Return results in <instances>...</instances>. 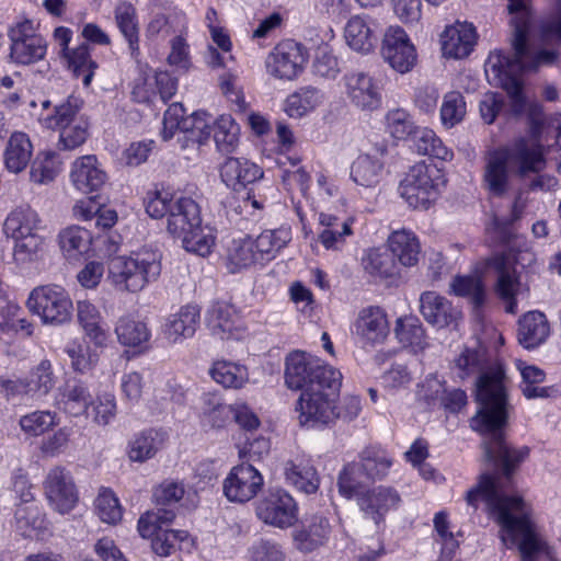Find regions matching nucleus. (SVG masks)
Returning a JSON list of instances; mask_svg holds the SVG:
<instances>
[{
	"label": "nucleus",
	"instance_id": "obj_55",
	"mask_svg": "<svg viewBox=\"0 0 561 561\" xmlns=\"http://www.w3.org/2000/svg\"><path fill=\"white\" fill-rule=\"evenodd\" d=\"M61 250L72 257L76 254L87 253L92 242V236L88 229L79 226H71L64 229L59 236Z\"/></svg>",
	"mask_w": 561,
	"mask_h": 561
},
{
	"label": "nucleus",
	"instance_id": "obj_13",
	"mask_svg": "<svg viewBox=\"0 0 561 561\" xmlns=\"http://www.w3.org/2000/svg\"><path fill=\"white\" fill-rule=\"evenodd\" d=\"M26 307L47 324H62L69 321L73 309L68 291L55 284L35 287L30 293Z\"/></svg>",
	"mask_w": 561,
	"mask_h": 561
},
{
	"label": "nucleus",
	"instance_id": "obj_44",
	"mask_svg": "<svg viewBox=\"0 0 561 561\" xmlns=\"http://www.w3.org/2000/svg\"><path fill=\"white\" fill-rule=\"evenodd\" d=\"M413 146L417 153L428 156L434 159L442 161H451L454 158V151L445 146L434 130L426 127H419L414 133Z\"/></svg>",
	"mask_w": 561,
	"mask_h": 561
},
{
	"label": "nucleus",
	"instance_id": "obj_52",
	"mask_svg": "<svg viewBox=\"0 0 561 561\" xmlns=\"http://www.w3.org/2000/svg\"><path fill=\"white\" fill-rule=\"evenodd\" d=\"M64 57L73 76L82 78V83L85 88L90 87L94 72L98 69V64L92 59L89 46L81 44L66 53Z\"/></svg>",
	"mask_w": 561,
	"mask_h": 561
},
{
	"label": "nucleus",
	"instance_id": "obj_33",
	"mask_svg": "<svg viewBox=\"0 0 561 561\" xmlns=\"http://www.w3.org/2000/svg\"><path fill=\"white\" fill-rule=\"evenodd\" d=\"M420 301L421 312L425 320L439 328L451 324L459 313L449 300L435 291L422 294Z\"/></svg>",
	"mask_w": 561,
	"mask_h": 561
},
{
	"label": "nucleus",
	"instance_id": "obj_64",
	"mask_svg": "<svg viewBox=\"0 0 561 561\" xmlns=\"http://www.w3.org/2000/svg\"><path fill=\"white\" fill-rule=\"evenodd\" d=\"M466 115V102L460 92L451 91L444 96L440 118L444 126L451 128L459 124Z\"/></svg>",
	"mask_w": 561,
	"mask_h": 561
},
{
	"label": "nucleus",
	"instance_id": "obj_22",
	"mask_svg": "<svg viewBox=\"0 0 561 561\" xmlns=\"http://www.w3.org/2000/svg\"><path fill=\"white\" fill-rule=\"evenodd\" d=\"M207 324L213 334L221 340H239L245 331L240 312L226 301H217L211 306L207 314Z\"/></svg>",
	"mask_w": 561,
	"mask_h": 561
},
{
	"label": "nucleus",
	"instance_id": "obj_15",
	"mask_svg": "<svg viewBox=\"0 0 561 561\" xmlns=\"http://www.w3.org/2000/svg\"><path fill=\"white\" fill-rule=\"evenodd\" d=\"M381 55L389 66L400 72H410L417 64V51L408 33L399 25L389 26L381 42Z\"/></svg>",
	"mask_w": 561,
	"mask_h": 561
},
{
	"label": "nucleus",
	"instance_id": "obj_38",
	"mask_svg": "<svg viewBox=\"0 0 561 561\" xmlns=\"http://www.w3.org/2000/svg\"><path fill=\"white\" fill-rule=\"evenodd\" d=\"M168 440L165 431L149 428L141 432L129 444L128 456L130 460L144 462L152 458Z\"/></svg>",
	"mask_w": 561,
	"mask_h": 561
},
{
	"label": "nucleus",
	"instance_id": "obj_54",
	"mask_svg": "<svg viewBox=\"0 0 561 561\" xmlns=\"http://www.w3.org/2000/svg\"><path fill=\"white\" fill-rule=\"evenodd\" d=\"M451 289L456 296L469 299L476 309L485 305L486 289L480 277L456 276L451 282Z\"/></svg>",
	"mask_w": 561,
	"mask_h": 561
},
{
	"label": "nucleus",
	"instance_id": "obj_19",
	"mask_svg": "<svg viewBox=\"0 0 561 561\" xmlns=\"http://www.w3.org/2000/svg\"><path fill=\"white\" fill-rule=\"evenodd\" d=\"M264 479L252 465L233 467L224 481V494L230 502L245 503L262 490Z\"/></svg>",
	"mask_w": 561,
	"mask_h": 561
},
{
	"label": "nucleus",
	"instance_id": "obj_25",
	"mask_svg": "<svg viewBox=\"0 0 561 561\" xmlns=\"http://www.w3.org/2000/svg\"><path fill=\"white\" fill-rule=\"evenodd\" d=\"M69 176L72 185L83 194L100 191L107 180L106 173L100 168L94 154L77 158L71 163Z\"/></svg>",
	"mask_w": 561,
	"mask_h": 561
},
{
	"label": "nucleus",
	"instance_id": "obj_51",
	"mask_svg": "<svg viewBox=\"0 0 561 561\" xmlns=\"http://www.w3.org/2000/svg\"><path fill=\"white\" fill-rule=\"evenodd\" d=\"M118 342L129 347H140L149 341L150 332L145 322L130 316L121 317L115 325Z\"/></svg>",
	"mask_w": 561,
	"mask_h": 561
},
{
	"label": "nucleus",
	"instance_id": "obj_63",
	"mask_svg": "<svg viewBox=\"0 0 561 561\" xmlns=\"http://www.w3.org/2000/svg\"><path fill=\"white\" fill-rule=\"evenodd\" d=\"M386 128L394 139L405 140L413 137L419 127L414 125L411 115L407 111L394 108L386 115Z\"/></svg>",
	"mask_w": 561,
	"mask_h": 561
},
{
	"label": "nucleus",
	"instance_id": "obj_1",
	"mask_svg": "<svg viewBox=\"0 0 561 561\" xmlns=\"http://www.w3.org/2000/svg\"><path fill=\"white\" fill-rule=\"evenodd\" d=\"M461 377L480 374L477 380L478 410L470 419V427L479 433L485 458L496 469L481 474L478 485L467 492L466 501L477 507L486 503L502 527V540L506 546L517 545L524 561H531L543 549V541L535 531L529 510L519 496H507L513 488V474L529 457L530 448L516 447L506 440L511 405L508 403L505 374L502 365L486 366L484 354L465 350L456 360Z\"/></svg>",
	"mask_w": 561,
	"mask_h": 561
},
{
	"label": "nucleus",
	"instance_id": "obj_8",
	"mask_svg": "<svg viewBox=\"0 0 561 561\" xmlns=\"http://www.w3.org/2000/svg\"><path fill=\"white\" fill-rule=\"evenodd\" d=\"M342 378L304 389L296 403L298 421L301 426L317 427L329 425L339 415V399Z\"/></svg>",
	"mask_w": 561,
	"mask_h": 561
},
{
	"label": "nucleus",
	"instance_id": "obj_28",
	"mask_svg": "<svg viewBox=\"0 0 561 561\" xmlns=\"http://www.w3.org/2000/svg\"><path fill=\"white\" fill-rule=\"evenodd\" d=\"M222 182L233 191H240L248 184L263 178L261 167L245 158H227L220 167Z\"/></svg>",
	"mask_w": 561,
	"mask_h": 561
},
{
	"label": "nucleus",
	"instance_id": "obj_2",
	"mask_svg": "<svg viewBox=\"0 0 561 561\" xmlns=\"http://www.w3.org/2000/svg\"><path fill=\"white\" fill-rule=\"evenodd\" d=\"M536 70L524 67H505L503 76L501 73H493L510 99L511 116H519L523 113L527 115L530 137H522L514 141V158L518 162V171L522 174L538 172L546 163L545 151L540 145V139L547 125L543 106L538 102L527 103L524 93V72Z\"/></svg>",
	"mask_w": 561,
	"mask_h": 561
},
{
	"label": "nucleus",
	"instance_id": "obj_29",
	"mask_svg": "<svg viewBox=\"0 0 561 561\" xmlns=\"http://www.w3.org/2000/svg\"><path fill=\"white\" fill-rule=\"evenodd\" d=\"M329 519L323 516H312L293 533L295 547L301 552H312L323 546L330 536Z\"/></svg>",
	"mask_w": 561,
	"mask_h": 561
},
{
	"label": "nucleus",
	"instance_id": "obj_31",
	"mask_svg": "<svg viewBox=\"0 0 561 561\" xmlns=\"http://www.w3.org/2000/svg\"><path fill=\"white\" fill-rule=\"evenodd\" d=\"M550 325L540 311H529L518 321L517 337L525 348H535L549 336Z\"/></svg>",
	"mask_w": 561,
	"mask_h": 561
},
{
	"label": "nucleus",
	"instance_id": "obj_26",
	"mask_svg": "<svg viewBox=\"0 0 561 561\" xmlns=\"http://www.w3.org/2000/svg\"><path fill=\"white\" fill-rule=\"evenodd\" d=\"M476 27L467 22L456 23L445 28L442 34V50L449 58H465L470 55L477 43Z\"/></svg>",
	"mask_w": 561,
	"mask_h": 561
},
{
	"label": "nucleus",
	"instance_id": "obj_6",
	"mask_svg": "<svg viewBox=\"0 0 561 561\" xmlns=\"http://www.w3.org/2000/svg\"><path fill=\"white\" fill-rule=\"evenodd\" d=\"M161 273V256L157 251L140 250L130 255L113 257L108 263V279L115 289L139 293Z\"/></svg>",
	"mask_w": 561,
	"mask_h": 561
},
{
	"label": "nucleus",
	"instance_id": "obj_10",
	"mask_svg": "<svg viewBox=\"0 0 561 561\" xmlns=\"http://www.w3.org/2000/svg\"><path fill=\"white\" fill-rule=\"evenodd\" d=\"M446 184L444 170L424 161L414 164L401 181V196L414 209H428Z\"/></svg>",
	"mask_w": 561,
	"mask_h": 561
},
{
	"label": "nucleus",
	"instance_id": "obj_5",
	"mask_svg": "<svg viewBox=\"0 0 561 561\" xmlns=\"http://www.w3.org/2000/svg\"><path fill=\"white\" fill-rule=\"evenodd\" d=\"M145 208L151 218L167 216V230L175 238H182L202 222L198 204L169 190L149 191L145 197Z\"/></svg>",
	"mask_w": 561,
	"mask_h": 561
},
{
	"label": "nucleus",
	"instance_id": "obj_11",
	"mask_svg": "<svg viewBox=\"0 0 561 561\" xmlns=\"http://www.w3.org/2000/svg\"><path fill=\"white\" fill-rule=\"evenodd\" d=\"M42 224L38 213L30 205L18 206L9 213L3 224V232L14 241V256L18 260H30L42 249Z\"/></svg>",
	"mask_w": 561,
	"mask_h": 561
},
{
	"label": "nucleus",
	"instance_id": "obj_59",
	"mask_svg": "<svg viewBox=\"0 0 561 561\" xmlns=\"http://www.w3.org/2000/svg\"><path fill=\"white\" fill-rule=\"evenodd\" d=\"M365 473L356 461L347 463L341 471L337 480L339 492L346 499H357L363 494Z\"/></svg>",
	"mask_w": 561,
	"mask_h": 561
},
{
	"label": "nucleus",
	"instance_id": "obj_53",
	"mask_svg": "<svg viewBox=\"0 0 561 561\" xmlns=\"http://www.w3.org/2000/svg\"><path fill=\"white\" fill-rule=\"evenodd\" d=\"M59 154L53 150L38 152L34 160L30 178L36 184H46L55 180L60 171Z\"/></svg>",
	"mask_w": 561,
	"mask_h": 561
},
{
	"label": "nucleus",
	"instance_id": "obj_58",
	"mask_svg": "<svg viewBox=\"0 0 561 561\" xmlns=\"http://www.w3.org/2000/svg\"><path fill=\"white\" fill-rule=\"evenodd\" d=\"M31 396H46L55 386V375L50 360L43 359L25 378Z\"/></svg>",
	"mask_w": 561,
	"mask_h": 561
},
{
	"label": "nucleus",
	"instance_id": "obj_35",
	"mask_svg": "<svg viewBox=\"0 0 561 561\" xmlns=\"http://www.w3.org/2000/svg\"><path fill=\"white\" fill-rule=\"evenodd\" d=\"M115 24L127 41L131 56L137 58L139 49V23L136 8L127 1L119 2L114 9Z\"/></svg>",
	"mask_w": 561,
	"mask_h": 561
},
{
	"label": "nucleus",
	"instance_id": "obj_37",
	"mask_svg": "<svg viewBox=\"0 0 561 561\" xmlns=\"http://www.w3.org/2000/svg\"><path fill=\"white\" fill-rule=\"evenodd\" d=\"M209 375L225 389H241L249 381L248 367L227 359L215 360L209 369Z\"/></svg>",
	"mask_w": 561,
	"mask_h": 561
},
{
	"label": "nucleus",
	"instance_id": "obj_18",
	"mask_svg": "<svg viewBox=\"0 0 561 561\" xmlns=\"http://www.w3.org/2000/svg\"><path fill=\"white\" fill-rule=\"evenodd\" d=\"M512 160L518 165L514 158V144L512 148L499 147L490 150L485 156L484 187L496 197L504 196L510 190V162Z\"/></svg>",
	"mask_w": 561,
	"mask_h": 561
},
{
	"label": "nucleus",
	"instance_id": "obj_61",
	"mask_svg": "<svg viewBox=\"0 0 561 561\" xmlns=\"http://www.w3.org/2000/svg\"><path fill=\"white\" fill-rule=\"evenodd\" d=\"M95 512L102 522L115 525L123 516V510L114 492L102 488L95 499Z\"/></svg>",
	"mask_w": 561,
	"mask_h": 561
},
{
	"label": "nucleus",
	"instance_id": "obj_7",
	"mask_svg": "<svg viewBox=\"0 0 561 561\" xmlns=\"http://www.w3.org/2000/svg\"><path fill=\"white\" fill-rule=\"evenodd\" d=\"M81 105L79 99L70 95L39 119L44 128L59 134L57 147L60 150H76L90 137V122L80 114Z\"/></svg>",
	"mask_w": 561,
	"mask_h": 561
},
{
	"label": "nucleus",
	"instance_id": "obj_34",
	"mask_svg": "<svg viewBox=\"0 0 561 561\" xmlns=\"http://www.w3.org/2000/svg\"><path fill=\"white\" fill-rule=\"evenodd\" d=\"M291 230L289 227L267 229L262 231L252 243L260 259V265L274 260L276 255L290 242Z\"/></svg>",
	"mask_w": 561,
	"mask_h": 561
},
{
	"label": "nucleus",
	"instance_id": "obj_24",
	"mask_svg": "<svg viewBox=\"0 0 561 561\" xmlns=\"http://www.w3.org/2000/svg\"><path fill=\"white\" fill-rule=\"evenodd\" d=\"M401 502L397 490L391 486L379 485L367 490L358 497V505L367 518H370L379 527L385 522V516L391 510H396Z\"/></svg>",
	"mask_w": 561,
	"mask_h": 561
},
{
	"label": "nucleus",
	"instance_id": "obj_41",
	"mask_svg": "<svg viewBox=\"0 0 561 561\" xmlns=\"http://www.w3.org/2000/svg\"><path fill=\"white\" fill-rule=\"evenodd\" d=\"M323 99V93L317 88L302 87L287 96L284 110L289 117L300 118L320 106Z\"/></svg>",
	"mask_w": 561,
	"mask_h": 561
},
{
	"label": "nucleus",
	"instance_id": "obj_30",
	"mask_svg": "<svg viewBox=\"0 0 561 561\" xmlns=\"http://www.w3.org/2000/svg\"><path fill=\"white\" fill-rule=\"evenodd\" d=\"M388 248L394 259L404 266L412 267L419 263L421 242L414 231L402 228L390 233Z\"/></svg>",
	"mask_w": 561,
	"mask_h": 561
},
{
	"label": "nucleus",
	"instance_id": "obj_46",
	"mask_svg": "<svg viewBox=\"0 0 561 561\" xmlns=\"http://www.w3.org/2000/svg\"><path fill=\"white\" fill-rule=\"evenodd\" d=\"M255 265H260V259L252 243V238L232 241L226 254V266L229 272L237 273Z\"/></svg>",
	"mask_w": 561,
	"mask_h": 561
},
{
	"label": "nucleus",
	"instance_id": "obj_39",
	"mask_svg": "<svg viewBox=\"0 0 561 561\" xmlns=\"http://www.w3.org/2000/svg\"><path fill=\"white\" fill-rule=\"evenodd\" d=\"M383 174V162L370 153L358 156L351 165L352 180L364 187H376L381 182Z\"/></svg>",
	"mask_w": 561,
	"mask_h": 561
},
{
	"label": "nucleus",
	"instance_id": "obj_9",
	"mask_svg": "<svg viewBox=\"0 0 561 561\" xmlns=\"http://www.w3.org/2000/svg\"><path fill=\"white\" fill-rule=\"evenodd\" d=\"M176 514L173 510L158 508L147 512L138 520V533L151 539L154 553L161 557L172 554L176 549L190 551L194 540L186 530L169 529Z\"/></svg>",
	"mask_w": 561,
	"mask_h": 561
},
{
	"label": "nucleus",
	"instance_id": "obj_27",
	"mask_svg": "<svg viewBox=\"0 0 561 561\" xmlns=\"http://www.w3.org/2000/svg\"><path fill=\"white\" fill-rule=\"evenodd\" d=\"M344 80L346 94L354 105L370 111L380 106V88L370 76L356 72L345 76Z\"/></svg>",
	"mask_w": 561,
	"mask_h": 561
},
{
	"label": "nucleus",
	"instance_id": "obj_62",
	"mask_svg": "<svg viewBox=\"0 0 561 561\" xmlns=\"http://www.w3.org/2000/svg\"><path fill=\"white\" fill-rule=\"evenodd\" d=\"M518 369L523 377L522 391L526 398L534 399L548 396V390L539 386L546 378L542 369L534 365H526L523 362L518 364Z\"/></svg>",
	"mask_w": 561,
	"mask_h": 561
},
{
	"label": "nucleus",
	"instance_id": "obj_14",
	"mask_svg": "<svg viewBox=\"0 0 561 561\" xmlns=\"http://www.w3.org/2000/svg\"><path fill=\"white\" fill-rule=\"evenodd\" d=\"M307 61L308 53L300 43L284 39L268 54L266 68L277 79L294 80L302 73Z\"/></svg>",
	"mask_w": 561,
	"mask_h": 561
},
{
	"label": "nucleus",
	"instance_id": "obj_32",
	"mask_svg": "<svg viewBox=\"0 0 561 561\" xmlns=\"http://www.w3.org/2000/svg\"><path fill=\"white\" fill-rule=\"evenodd\" d=\"M32 156L33 144L28 135L23 131L12 133L3 152L5 169L14 174L21 173L28 165Z\"/></svg>",
	"mask_w": 561,
	"mask_h": 561
},
{
	"label": "nucleus",
	"instance_id": "obj_23",
	"mask_svg": "<svg viewBox=\"0 0 561 561\" xmlns=\"http://www.w3.org/2000/svg\"><path fill=\"white\" fill-rule=\"evenodd\" d=\"M355 219L351 216L340 217L331 213L319 214L318 241L328 251H341L346 238L351 237Z\"/></svg>",
	"mask_w": 561,
	"mask_h": 561
},
{
	"label": "nucleus",
	"instance_id": "obj_36",
	"mask_svg": "<svg viewBox=\"0 0 561 561\" xmlns=\"http://www.w3.org/2000/svg\"><path fill=\"white\" fill-rule=\"evenodd\" d=\"M284 159L278 160L279 167L283 168V185L290 193L299 192L302 196H307L311 185V175L305 167L299 165L301 158L284 154Z\"/></svg>",
	"mask_w": 561,
	"mask_h": 561
},
{
	"label": "nucleus",
	"instance_id": "obj_60",
	"mask_svg": "<svg viewBox=\"0 0 561 561\" xmlns=\"http://www.w3.org/2000/svg\"><path fill=\"white\" fill-rule=\"evenodd\" d=\"M47 53V43L42 38H31L28 42L11 44V58L20 65H31L44 59Z\"/></svg>",
	"mask_w": 561,
	"mask_h": 561
},
{
	"label": "nucleus",
	"instance_id": "obj_40",
	"mask_svg": "<svg viewBox=\"0 0 561 561\" xmlns=\"http://www.w3.org/2000/svg\"><path fill=\"white\" fill-rule=\"evenodd\" d=\"M345 39L348 46L360 53H369L376 45L377 37L371 27L370 20L355 15L345 26Z\"/></svg>",
	"mask_w": 561,
	"mask_h": 561
},
{
	"label": "nucleus",
	"instance_id": "obj_43",
	"mask_svg": "<svg viewBox=\"0 0 561 561\" xmlns=\"http://www.w3.org/2000/svg\"><path fill=\"white\" fill-rule=\"evenodd\" d=\"M285 477L289 484L307 494L314 493L319 488V477L309 461L298 460L286 463Z\"/></svg>",
	"mask_w": 561,
	"mask_h": 561
},
{
	"label": "nucleus",
	"instance_id": "obj_17",
	"mask_svg": "<svg viewBox=\"0 0 561 561\" xmlns=\"http://www.w3.org/2000/svg\"><path fill=\"white\" fill-rule=\"evenodd\" d=\"M43 488L49 505L60 514L70 513L79 502V493L73 478L64 467L51 468Z\"/></svg>",
	"mask_w": 561,
	"mask_h": 561
},
{
	"label": "nucleus",
	"instance_id": "obj_16",
	"mask_svg": "<svg viewBox=\"0 0 561 561\" xmlns=\"http://www.w3.org/2000/svg\"><path fill=\"white\" fill-rule=\"evenodd\" d=\"M255 515L268 526L287 529L298 520V505L294 497L284 491L270 492L256 503Z\"/></svg>",
	"mask_w": 561,
	"mask_h": 561
},
{
	"label": "nucleus",
	"instance_id": "obj_48",
	"mask_svg": "<svg viewBox=\"0 0 561 561\" xmlns=\"http://www.w3.org/2000/svg\"><path fill=\"white\" fill-rule=\"evenodd\" d=\"M366 273L375 278L387 279L400 275V268L392 254L379 249H369L362 259Z\"/></svg>",
	"mask_w": 561,
	"mask_h": 561
},
{
	"label": "nucleus",
	"instance_id": "obj_21",
	"mask_svg": "<svg viewBox=\"0 0 561 561\" xmlns=\"http://www.w3.org/2000/svg\"><path fill=\"white\" fill-rule=\"evenodd\" d=\"M211 133L219 151L231 153L236 149L239 140V127L230 115L218 117L211 128L207 125L196 126L183 137L201 146L210 137Z\"/></svg>",
	"mask_w": 561,
	"mask_h": 561
},
{
	"label": "nucleus",
	"instance_id": "obj_12",
	"mask_svg": "<svg viewBox=\"0 0 561 561\" xmlns=\"http://www.w3.org/2000/svg\"><path fill=\"white\" fill-rule=\"evenodd\" d=\"M342 378V374L321 358L304 351H294L285 359V383L289 389L304 390Z\"/></svg>",
	"mask_w": 561,
	"mask_h": 561
},
{
	"label": "nucleus",
	"instance_id": "obj_3",
	"mask_svg": "<svg viewBox=\"0 0 561 561\" xmlns=\"http://www.w3.org/2000/svg\"><path fill=\"white\" fill-rule=\"evenodd\" d=\"M485 241L492 248L503 249L486 260V266L496 274L494 291L504 302L505 311L516 314L522 283L516 271L518 234L513 222L494 217L485 227Z\"/></svg>",
	"mask_w": 561,
	"mask_h": 561
},
{
	"label": "nucleus",
	"instance_id": "obj_47",
	"mask_svg": "<svg viewBox=\"0 0 561 561\" xmlns=\"http://www.w3.org/2000/svg\"><path fill=\"white\" fill-rule=\"evenodd\" d=\"M356 463L362 467L366 479H382L392 465L388 453L380 446H367L359 454V461Z\"/></svg>",
	"mask_w": 561,
	"mask_h": 561
},
{
	"label": "nucleus",
	"instance_id": "obj_49",
	"mask_svg": "<svg viewBox=\"0 0 561 561\" xmlns=\"http://www.w3.org/2000/svg\"><path fill=\"white\" fill-rule=\"evenodd\" d=\"M198 323V308L191 305L184 306L168 323L165 334L172 342H176L180 337H191L194 335Z\"/></svg>",
	"mask_w": 561,
	"mask_h": 561
},
{
	"label": "nucleus",
	"instance_id": "obj_4",
	"mask_svg": "<svg viewBox=\"0 0 561 561\" xmlns=\"http://www.w3.org/2000/svg\"><path fill=\"white\" fill-rule=\"evenodd\" d=\"M507 10L513 28L512 46L514 56L493 53L486 61V72L501 73L504 68L539 69L550 66L558 59L559 53L537 47L530 43V24L533 20L531 0H507Z\"/></svg>",
	"mask_w": 561,
	"mask_h": 561
},
{
	"label": "nucleus",
	"instance_id": "obj_20",
	"mask_svg": "<svg viewBox=\"0 0 561 561\" xmlns=\"http://www.w3.org/2000/svg\"><path fill=\"white\" fill-rule=\"evenodd\" d=\"M352 333L364 345L374 346L382 343L389 334V320L386 310L379 306L362 308L352 324Z\"/></svg>",
	"mask_w": 561,
	"mask_h": 561
},
{
	"label": "nucleus",
	"instance_id": "obj_42",
	"mask_svg": "<svg viewBox=\"0 0 561 561\" xmlns=\"http://www.w3.org/2000/svg\"><path fill=\"white\" fill-rule=\"evenodd\" d=\"M92 403L91 393L79 381L67 382L59 400L62 411L75 417L85 414Z\"/></svg>",
	"mask_w": 561,
	"mask_h": 561
},
{
	"label": "nucleus",
	"instance_id": "obj_56",
	"mask_svg": "<svg viewBox=\"0 0 561 561\" xmlns=\"http://www.w3.org/2000/svg\"><path fill=\"white\" fill-rule=\"evenodd\" d=\"M19 424L25 435L37 437L57 426L58 417L49 410H37L23 415Z\"/></svg>",
	"mask_w": 561,
	"mask_h": 561
},
{
	"label": "nucleus",
	"instance_id": "obj_50",
	"mask_svg": "<svg viewBox=\"0 0 561 561\" xmlns=\"http://www.w3.org/2000/svg\"><path fill=\"white\" fill-rule=\"evenodd\" d=\"M394 333L404 347H411L413 351L423 350L427 345L425 330L420 319L414 316L399 318Z\"/></svg>",
	"mask_w": 561,
	"mask_h": 561
},
{
	"label": "nucleus",
	"instance_id": "obj_45",
	"mask_svg": "<svg viewBox=\"0 0 561 561\" xmlns=\"http://www.w3.org/2000/svg\"><path fill=\"white\" fill-rule=\"evenodd\" d=\"M530 43L545 49H547L545 46L561 44V0H557V8L553 12L539 21ZM550 49L553 50V48ZM554 51L557 50L554 49Z\"/></svg>",
	"mask_w": 561,
	"mask_h": 561
},
{
	"label": "nucleus",
	"instance_id": "obj_57",
	"mask_svg": "<svg viewBox=\"0 0 561 561\" xmlns=\"http://www.w3.org/2000/svg\"><path fill=\"white\" fill-rule=\"evenodd\" d=\"M181 239L186 251L201 256L209 255L216 241L213 228L202 226V222L197 228L191 229Z\"/></svg>",
	"mask_w": 561,
	"mask_h": 561
}]
</instances>
